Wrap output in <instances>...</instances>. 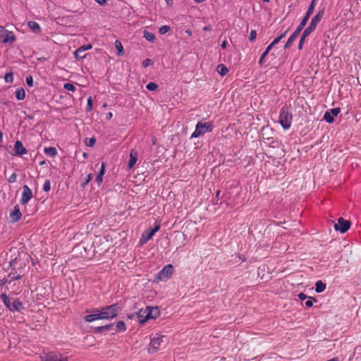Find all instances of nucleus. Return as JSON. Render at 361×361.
Returning <instances> with one entry per match:
<instances>
[{
	"label": "nucleus",
	"instance_id": "1",
	"mask_svg": "<svg viewBox=\"0 0 361 361\" xmlns=\"http://www.w3.org/2000/svg\"><path fill=\"white\" fill-rule=\"evenodd\" d=\"M122 307L119 303L116 302L110 305L102 307L100 310H96L101 316V319L111 320L116 317L121 310Z\"/></svg>",
	"mask_w": 361,
	"mask_h": 361
},
{
	"label": "nucleus",
	"instance_id": "2",
	"mask_svg": "<svg viewBox=\"0 0 361 361\" xmlns=\"http://www.w3.org/2000/svg\"><path fill=\"white\" fill-rule=\"evenodd\" d=\"M0 298L4 305L11 312H20L24 308L22 302L18 299L8 297L6 293H2Z\"/></svg>",
	"mask_w": 361,
	"mask_h": 361
},
{
	"label": "nucleus",
	"instance_id": "3",
	"mask_svg": "<svg viewBox=\"0 0 361 361\" xmlns=\"http://www.w3.org/2000/svg\"><path fill=\"white\" fill-rule=\"evenodd\" d=\"M214 128L213 123L212 122H206L203 123L202 121H199L196 124L195 130L191 135V138H197L201 135H204L207 133H210L212 131Z\"/></svg>",
	"mask_w": 361,
	"mask_h": 361
},
{
	"label": "nucleus",
	"instance_id": "4",
	"mask_svg": "<svg viewBox=\"0 0 361 361\" xmlns=\"http://www.w3.org/2000/svg\"><path fill=\"white\" fill-rule=\"evenodd\" d=\"M293 120V116L288 111V109L283 106L280 110L279 122L284 130H288L290 128Z\"/></svg>",
	"mask_w": 361,
	"mask_h": 361
},
{
	"label": "nucleus",
	"instance_id": "5",
	"mask_svg": "<svg viewBox=\"0 0 361 361\" xmlns=\"http://www.w3.org/2000/svg\"><path fill=\"white\" fill-rule=\"evenodd\" d=\"M39 358L41 361H68L67 357L54 351L42 352L39 355Z\"/></svg>",
	"mask_w": 361,
	"mask_h": 361
},
{
	"label": "nucleus",
	"instance_id": "6",
	"mask_svg": "<svg viewBox=\"0 0 361 361\" xmlns=\"http://www.w3.org/2000/svg\"><path fill=\"white\" fill-rule=\"evenodd\" d=\"M173 272V267L169 264L165 265L156 275V279L161 281L168 280Z\"/></svg>",
	"mask_w": 361,
	"mask_h": 361
},
{
	"label": "nucleus",
	"instance_id": "7",
	"mask_svg": "<svg viewBox=\"0 0 361 361\" xmlns=\"http://www.w3.org/2000/svg\"><path fill=\"white\" fill-rule=\"evenodd\" d=\"M149 312L147 313L145 309H140L139 311L132 313L128 316L130 319H136L138 323L141 325L144 324L147 320H149V316L150 315Z\"/></svg>",
	"mask_w": 361,
	"mask_h": 361
},
{
	"label": "nucleus",
	"instance_id": "8",
	"mask_svg": "<svg viewBox=\"0 0 361 361\" xmlns=\"http://www.w3.org/2000/svg\"><path fill=\"white\" fill-rule=\"evenodd\" d=\"M16 37L12 31L6 30L4 27L0 26V41L4 44L13 43Z\"/></svg>",
	"mask_w": 361,
	"mask_h": 361
},
{
	"label": "nucleus",
	"instance_id": "9",
	"mask_svg": "<svg viewBox=\"0 0 361 361\" xmlns=\"http://www.w3.org/2000/svg\"><path fill=\"white\" fill-rule=\"evenodd\" d=\"M160 228V223L157 221L154 223V227L152 228H149L146 230L141 236L140 243V244H143L147 243L152 237L159 230Z\"/></svg>",
	"mask_w": 361,
	"mask_h": 361
},
{
	"label": "nucleus",
	"instance_id": "10",
	"mask_svg": "<svg viewBox=\"0 0 361 361\" xmlns=\"http://www.w3.org/2000/svg\"><path fill=\"white\" fill-rule=\"evenodd\" d=\"M164 336L156 334L150 339L148 351L149 353H154L157 352L161 343L163 342Z\"/></svg>",
	"mask_w": 361,
	"mask_h": 361
},
{
	"label": "nucleus",
	"instance_id": "11",
	"mask_svg": "<svg viewBox=\"0 0 361 361\" xmlns=\"http://www.w3.org/2000/svg\"><path fill=\"white\" fill-rule=\"evenodd\" d=\"M350 221L345 220L343 218H339L338 222L334 224V229L340 231L341 233H345L350 227Z\"/></svg>",
	"mask_w": 361,
	"mask_h": 361
},
{
	"label": "nucleus",
	"instance_id": "12",
	"mask_svg": "<svg viewBox=\"0 0 361 361\" xmlns=\"http://www.w3.org/2000/svg\"><path fill=\"white\" fill-rule=\"evenodd\" d=\"M32 197L33 195L30 188L27 185H24L23 186V193L21 195V198L20 200V204H27L32 198Z\"/></svg>",
	"mask_w": 361,
	"mask_h": 361
},
{
	"label": "nucleus",
	"instance_id": "13",
	"mask_svg": "<svg viewBox=\"0 0 361 361\" xmlns=\"http://www.w3.org/2000/svg\"><path fill=\"white\" fill-rule=\"evenodd\" d=\"M316 1L317 0H312L311 1V4L309 6V8H308L305 16L303 17V18L300 21V24L298 25V26H300V27L304 28V27L306 25L310 16L312 14V13L314 11L315 4H316Z\"/></svg>",
	"mask_w": 361,
	"mask_h": 361
},
{
	"label": "nucleus",
	"instance_id": "14",
	"mask_svg": "<svg viewBox=\"0 0 361 361\" xmlns=\"http://www.w3.org/2000/svg\"><path fill=\"white\" fill-rule=\"evenodd\" d=\"M16 263V259H14L13 260H11L10 262V267H11V270L9 272L8 276L11 278V281L13 280L20 279H21V277L23 276L21 274V271H18L15 267L14 268L13 267L15 265Z\"/></svg>",
	"mask_w": 361,
	"mask_h": 361
},
{
	"label": "nucleus",
	"instance_id": "15",
	"mask_svg": "<svg viewBox=\"0 0 361 361\" xmlns=\"http://www.w3.org/2000/svg\"><path fill=\"white\" fill-rule=\"evenodd\" d=\"M341 110L339 108H334L331 109L330 111H326L324 115V119L328 123H331L334 121V117L337 116L340 113Z\"/></svg>",
	"mask_w": 361,
	"mask_h": 361
},
{
	"label": "nucleus",
	"instance_id": "16",
	"mask_svg": "<svg viewBox=\"0 0 361 361\" xmlns=\"http://www.w3.org/2000/svg\"><path fill=\"white\" fill-rule=\"evenodd\" d=\"M92 47V46L91 44H84V45L80 47L74 52L75 58L77 59H85L86 57V55L85 54L82 55V54L85 51H87V50L91 49Z\"/></svg>",
	"mask_w": 361,
	"mask_h": 361
},
{
	"label": "nucleus",
	"instance_id": "17",
	"mask_svg": "<svg viewBox=\"0 0 361 361\" xmlns=\"http://www.w3.org/2000/svg\"><path fill=\"white\" fill-rule=\"evenodd\" d=\"M15 155L23 156L27 154V150L23 146V143L20 140H17L14 144Z\"/></svg>",
	"mask_w": 361,
	"mask_h": 361
},
{
	"label": "nucleus",
	"instance_id": "18",
	"mask_svg": "<svg viewBox=\"0 0 361 361\" xmlns=\"http://www.w3.org/2000/svg\"><path fill=\"white\" fill-rule=\"evenodd\" d=\"M324 14V9L319 11L311 20L309 26L312 27L313 29H316L318 23L321 21Z\"/></svg>",
	"mask_w": 361,
	"mask_h": 361
},
{
	"label": "nucleus",
	"instance_id": "19",
	"mask_svg": "<svg viewBox=\"0 0 361 361\" xmlns=\"http://www.w3.org/2000/svg\"><path fill=\"white\" fill-rule=\"evenodd\" d=\"M302 30H303V28H302V27L300 28V26H298L296 30L293 32V33L290 36V37L287 40L285 46H284L285 49H288L290 47L293 42L295 40V39L297 38V37L298 36V35Z\"/></svg>",
	"mask_w": 361,
	"mask_h": 361
},
{
	"label": "nucleus",
	"instance_id": "20",
	"mask_svg": "<svg viewBox=\"0 0 361 361\" xmlns=\"http://www.w3.org/2000/svg\"><path fill=\"white\" fill-rule=\"evenodd\" d=\"M269 130V128H263L262 137L264 143L271 147H276L279 146V142L273 138L265 137V131Z\"/></svg>",
	"mask_w": 361,
	"mask_h": 361
},
{
	"label": "nucleus",
	"instance_id": "21",
	"mask_svg": "<svg viewBox=\"0 0 361 361\" xmlns=\"http://www.w3.org/2000/svg\"><path fill=\"white\" fill-rule=\"evenodd\" d=\"M21 216L22 214L20 210L19 206L16 205L13 211L10 213V218L11 219L13 222H17L21 219Z\"/></svg>",
	"mask_w": 361,
	"mask_h": 361
},
{
	"label": "nucleus",
	"instance_id": "22",
	"mask_svg": "<svg viewBox=\"0 0 361 361\" xmlns=\"http://www.w3.org/2000/svg\"><path fill=\"white\" fill-rule=\"evenodd\" d=\"M138 153L135 149H131L129 155V161L128 164V168L132 169L137 161Z\"/></svg>",
	"mask_w": 361,
	"mask_h": 361
},
{
	"label": "nucleus",
	"instance_id": "23",
	"mask_svg": "<svg viewBox=\"0 0 361 361\" xmlns=\"http://www.w3.org/2000/svg\"><path fill=\"white\" fill-rule=\"evenodd\" d=\"M145 311H147V313H148L149 312H150L149 314L150 315H148L149 317V319H156L157 318L159 314H160V312H159V310L157 307H150V306H147L145 307Z\"/></svg>",
	"mask_w": 361,
	"mask_h": 361
},
{
	"label": "nucleus",
	"instance_id": "24",
	"mask_svg": "<svg viewBox=\"0 0 361 361\" xmlns=\"http://www.w3.org/2000/svg\"><path fill=\"white\" fill-rule=\"evenodd\" d=\"M84 319L87 322H93L96 320L101 319V316L99 314V312H96V310H94V314H87L85 316Z\"/></svg>",
	"mask_w": 361,
	"mask_h": 361
},
{
	"label": "nucleus",
	"instance_id": "25",
	"mask_svg": "<svg viewBox=\"0 0 361 361\" xmlns=\"http://www.w3.org/2000/svg\"><path fill=\"white\" fill-rule=\"evenodd\" d=\"M114 327L113 324H106L104 326H96L92 328V331L94 334H99L106 331H110Z\"/></svg>",
	"mask_w": 361,
	"mask_h": 361
},
{
	"label": "nucleus",
	"instance_id": "26",
	"mask_svg": "<svg viewBox=\"0 0 361 361\" xmlns=\"http://www.w3.org/2000/svg\"><path fill=\"white\" fill-rule=\"evenodd\" d=\"M28 27L32 30L35 33L39 34L41 32V28L38 23L35 21H28L27 22Z\"/></svg>",
	"mask_w": 361,
	"mask_h": 361
},
{
	"label": "nucleus",
	"instance_id": "27",
	"mask_svg": "<svg viewBox=\"0 0 361 361\" xmlns=\"http://www.w3.org/2000/svg\"><path fill=\"white\" fill-rule=\"evenodd\" d=\"M104 173H105V164L102 163L101 168L99 169V171L98 174L97 175L96 179H95L96 182L97 183V184L99 185L102 183V182L103 180V176H104Z\"/></svg>",
	"mask_w": 361,
	"mask_h": 361
},
{
	"label": "nucleus",
	"instance_id": "28",
	"mask_svg": "<svg viewBox=\"0 0 361 361\" xmlns=\"http://www.w3.org/2000/svg\"><path fill=\"white\" fill-rule=\"evenodd\" d=\"M44 152L46 155L51 157H55L57 155V149L54 147H45Z\"/></svg>",
	"mask_w": 361,
	"mask_h": 361
},
{
	"label": "nucleus",
	"instance_id": "29",
	"mask_svg": "<svg viewBox=\"0 0 361 361\" xmlns=\"http://www.w3.org/2000/svg\"><path fill=\"white\" fill-rule=\"evenodd\" d=\"M218 73L222 76L226 75L228 73V68L223 63L219 64L216 67Z\"/></svg>",
	"mask_w": 361,
	"mask_h": 361
},
{
	"label": "nucleus",
	"instance_id": "30",
	"mask_svg": "<svg viewBox=\"0 0 361 361\" xmlns=\"http://www.w3.org/2000/svg\"><path fill=\"white\" fill-rule=\"evenodd\" d=\"M326 286V283H323L322 281H317L315 283L316 293H322L325 290Z\"/></svg>",
	"mask_w": 361,
	"mask_h": 361
},
{
	"label": "nucleus",
	"instance_id": "31",
	"mask_svg": "<svg viewBox=\"0 0 361 361\" xmlns=\"http://www.w3.org/2000/svg\"><path fill=\"white\" fill-rule=\"evenodd\" d=\"M16 98L18 100H23L25 97V92L23 88H18L15 92Z\"/></svg>",
	"mask_w": 361,
	"mask_h": 361
},
{
	"label": "nucleus",
	"instance_id": "32",
	"mask_svg": "<svg viewBox=\"0 0 361 361\" xmlns=\"http://www.w3.org/2000/svg\"><path fill=\"white\" fill-rule=\"evenodd\" d=\"M143 37L148 41V42H153L155 39H156V37H155V35L152 32H148L147 30H145L144 32H143Z\"/></svg>",
	"mask_w": 361,
	"mask_h": 361
},
{
	"label": "nucleus",
	"instance_id": "33",
	"mask_svg": "<svg viewBox=\"0 0 361 361\" xmlns=\"http://www.w3.org/2000/svg\"><path fill=\"white\" fill-rule=\"evenodd\" d=\"M116 329L118 331L124 332L126 331V326L123 321H118L116 323Z\"/></svg>",
	"mask_w": 361,
	"mask_h": 361
},
{
	"label": "nucleus",
	"instance_id": "34",
	"mask_svg": "<svg viewBox=\"0 0 361 361\" xmlns=\"http://www.w3.org/2000/svg\"><path fill=\"white\" fill-rule=\"evenodd\" d=\"M115 46H116V48L118 51V54L119 56H122L123 55V45L121 44V42L118 40H116L115 42Z\"/></svg>",
	"mask_w": 361,
	"mask_h": 361
},
{
	"label": "nucleus",
	"instance_id": "35",
	"mask_svg": "<svg viewBox=\"0 0 361 361\" xmlns=\"http://www.w3.org/2000/svg\"><path fill=\"white\" fill-rule=\"evenodd\" d=\"M146 88L149 91H156L158 90L159 86L157 83L150 82L146 85Z\"/></svg>",
	"mask_w": 361,
	"mask_h": 361
},
{
	"label": "nucleus",
	"instance_id": "36",
	"mask_svg": "<svg viewBox=\"0 0 361 361\" xmlns=\"http://www.w3.org/2000/svg\"><path fill=\"white\" fill-rule=\"evenodd\" d=\"M315 30L311 27L310 26H307L303 31L302 36L305 38H306L307 36H309L312 32H314Z\"/></svg>",
	"mask_w": 361,
	"mask_h": 361
},
{
	"label": "nucleus",
	"instance_id": "37",
	"mask_svg": "<svg viewBox=\"0 0 361 361\" xmlns=\"http://www.w3.org/2000/svg\"><path fill=\"white\" fill-rule=\"evenodd\" d=\"M287 32H288V30L284 31L283 33H281L280 35H279L277 37H276L271 43L274 44V45L278 44L281 41V39H282L283 37H285Z\"/></svg>",
	"mask_w": 361,
	"mask_h": 361
},
{
	"label": "nucleus",
	"instance_id": "38",
	"mask_svg": "<svg viewBox=\"0 0 361 361\" xmlns=\"http://www.w3.org/2000/svg\"><path fill=\"white\" fill-rule=\"evenodd\" d=\"M63 88L68 91L75 92L76 90L75 87L73 83L67 82L63 85Z\"/></svg>",
	"mask_w": 361,
	"mask_h": 361
},
{
	"label": "nucleus",
	"instance_id": "39",
	"mask_svg": "<svg viewBox=\"0 0 361 361\" xmlns=\"http://www.w3.org/2000/svg\"><path fill=\"white\" fill-rule=\"evenodd\" d=\"M171 30V27L169 25H163L159 27V32L160 35H164L168 32Z\"/></svg>",
	"mask_w": 361,
	"mask_h": 361
},
{
	"label": "nucleus",
	"instance_id": "40",
	"mask_svg": "<svg viewBox=\"0 0 361 361\" xmlns=\"http://www.w3.org/2000/svg\"><path fill=\"white\" fill-rule=\"evenodd\" d=\"M4 80L6 82H12L13 81V74L12 72L6 73Z\"/></svg>",
	"mask_w": 361,
	"mask_h": 361
},
{
	"label": "nucleus",
	"instance_id": "41",
	"mask_svg": "<svg viewBox=\"0 0 361 361\" xmlns=\"http://www.w3.org/2000/svg\"><path fill=\"white\" fill-rule=\"evenodd\" d=\"M51 189V183L49 180H46L43 184V190L49 192Z\"/></svg>",
	"mask_w": 361,
	"mask_h": 361
},
{
	"label": "nucleus",
	"instance_id": "42",
	"mask_svg": "<svg viewBox=\"0 0 361 361\" xmlns=\"http://www.w3.org/2000/svg\"><path fill=\"white\" fill-rule=\"evenodd\" d=\"M308 300L305 302V305L307 307H311L313 305L314 302H316L317 300L312 297H308Z\"/></svg>",
	"mask_w": 361,
	"mask_h": 361
},
{
	"label": "nucleus",
	"instance_id": "43",
	"mask_svg": "<svg viewBox=\"0 0 361 361\" xmlns=\"http://www.w3.org/2000/svg\"><path fill=\"white\" fill-rule=\"evenodd\" d=\"M154 64V62L152 60L149 59H146L142 61V66L144 68H147L148 66H152Z\"/></svg>",
	"mask_w": 361,
	"mask_h": 361
},
{
	"label": "nucleus",
	"instance_id": "44",
	"mask_svg": "<svg viewBox=\"0 0 361 361\" xmlns=\"http://www.w3.org/2000/svg\"><path fill=\"white\" fill-rule=\"evenodd\" d=\"M92 110V99L91 97H90L88 99H87V106H86V111H90Z\"/></svg>",
	"mask_w": 361,
	"mask_h": 361
},
{
	"label": "nucleus",
	"instance_id": "45",
	"mask_svg": "<svg viewBox=\"0 0 361 361\" xmlns=\"http://www.w3.org/2000/svg\"><path fill=\"white\" fill-rule=\"evenodd\" d=\"M17 174L16 173H13L8 178V181L10 183H13L16 182Z\"/></svg>",
	"mask_w": 361,
	"mask_h": 361
},
{
	"label": "nucleus",
	"instance_id": "46",
	"mask_svg": "<svg viewBox=\"0 0 361 361\" xmlns=\"http://www.w3.org/2000/svg\"><path fill=\"white\" fill-rule=\"evenodd\" d=\"M26 83H27V86H29V87L33 86V79L31 75L26 77Z\"/></svg>",
	"mask_w": 361,
	"mask_h": 361
},
{
	"label": "nucleus",
	"instance_id": "47",
	"mask_svg": "<svg viewBox=\"0 0 361 361\" xmlns=\"http://www.w3.org/2000/svg\"><path fill=\"white\" fill-rule=\"evenodd\" d=\"M92 180V173H89L85 177V183H83V185H86L87 184H88L91 180Z\"/></svg>",
	"mask_w": 361,
	"mask_h": 361
},
{
	"label": "nucleus",
	"instance_id": "48",
	"mask_svg": "<svg viewBox=\"0 0 361 361\" xmlns=\"http://www.w3.org/2000/svg\"><path fill=\"white\" fill-rule=\"evenodd\" d=\"M11 283V280H8L6 279H1V280H0V287L4 286L6 285L7 283Z\"/></svg>",
	"mask_w": 361,
	"mask_h": 361
},
{
	"label": "nucleus",
	"instance_id": "49",
	"mask_svg": "<svg viewBox=\"0 0 361 361\" xmlns=\"http://www.w3.org/2000/svg\"><path fill=\"white\" fill-rule=\"evenodd\" d=\"M256 37H257L256 31L252 30L250 32V40L252 41V40L255 39L256 38Z\"/></svg>",
	"mask_w": 361,
	"mask_h": 361
},
{
	"label": "nucleus",
	"instance_id": "50",
	"mask_svg": "<svg viewBox=\"0 0 361 361\" xmlns=\"http://www.w3.org/2000/svg\"><path fill=\"white\" fill-rule=\"evenodd\" d=\"M298 297L300 300H305L308 298V296L303 293H300Z\"/></svg>",
	"mask_w": 361,
	"mask_h": 361
},
{
	"label": "nucleus",
	"instance_id": "51",
	"mask_svg": "<svg viewBox=\"0 0 361 361\" xmlns=\"http://www.w3.org/2000/svg\"><path fill=\"white\" fill-rule=\"evenodd\" d=\"M305 39V38L303 37L302 36H301L300 42H299V44H298V49L300 50L302 49V46H303V43H304Z\"/></svg>",
	"mask_w": 361,
	"mask_h": 361
},
{
	"label": "nucleus",
	"instance_id": "52",
	"mask_svg": "<svg viewBox=\"0 0 361 361\" xmlns=\"http://www.w3.org/2000/svg\"><path fill=\"white\" fill-rule=\"evenodd\" d=\"M99 5L104 6L109 0H94Z\"/></svg>",
	"mask_w": 361,
	"mask_h": 361
},
{
	"label": "nucleus",
	"instance_id": "53",
	"mask_svg": "<svg viewBox=\"0 0 361 361\" xmlns=\"http://www.w3.org/2000/svg\"><path fill=\"white\" fill-rule=\"evenodd\" d=\"M96 140L94 137H92L89 140V143L87 144V146L92 147L95 144Z\"/></svg>",
	"mask_w": 361,
	"mask_h": 361
},
{
	"label": "nucleus",
	"instance_id": "54",
	"mask_svg": "<svg viewBox=\"0 0 361 361\" xmlns=\"http://www.w3.org/2000/svg\"><path fill=\"white\" fill-rule=\"evenodd\" d=\"M274 44L271 43L266 49V50L264 51L265 52V54H268V53L270 51V50L272 49V47H274Z\"/></svg>",
	"mask_w": 361,
	"mask_h": 361
},
{
	"label": "nucleus",
	"instance_id": "55",
	"mask_svg": "<svg viewBox=\"0 0 361 361\" xmlns=\"http://www.w3.org/2000/svg\"><path fill=\"white\" fill-rule=\"evenodd\" d=\"M238 257L239 258L240 260H241L242 262H244L246 260V256L244 254H240L238 255Z\"/></svg>",
	"mask_w": 361,
	"mask_h": 361
},
{
	"label": "nucleus",
	"instance_id": "56",
	"mask_svg": "<svg viewBox=\"0 0 361 361\" xmlns=\"http://www.w3.org/2000/svg\"><path fill=\"white\" fill-rule=\"evenodd\" d=\"M212 26L211 25H207L202 28V30L204 31H210V30H212Z\"/></svg>",
	"mask_w": 361,
	"mask_h": 361
},
{
	"label": "nucleus",
	"instance_id": "57",
	"mask_svg": "<svg viewBox=\"0 0 361 361\" xmlns=\"http://www.w3.org/2000/svg\"><path fill=\"white\" fill-rule=\"evenodd\" d=\"M267 55V54H265V52L264 51V52H263V54H262V56H261V57H260L259 60V63L260 64H262V63H263V60H264V59L265 58V56H266Z\"/></svg>",
	"mask_w": 361,
	"mask_h": 361
},
{
	"label": "nucleus",
	"instance_id": "58",
	"mask_svg": "<svg viewBox=\"0 0 361 361\" xmlns=\"http://www.w3.org/2000/svg\"><path fill=\"white\" fill-rule=\"evenodd\" d=\"M227 47V42L226 41H223L222 43L221 44V47L222 49H226Z\"/></svg>",
	"mask_w": 361,
	"mask_h": 361
},
{
	"label": "nucleus",
	"instance_id": "59",
	"mask_svg": "<svg viewBox=\"0 0 361 361\" xmlns=\"http://www.w3.org/2000/svg\"><path fill=\"white\" fill-rule=\"evenodd\" d=\"M165 1L166 4L170 6H172L173 4V0H165Z\"/></svg>",
	"mask_w": 361,
	"mask_h": 361
},
{
	"label": "nucleus",
	"instance_id": "60",
	"mask_svg": "<svg viewBox=\"0 0 361 361\" xmlns=\"http://www.w3.org/2000/svg\"><path fill=\"white\" fill-rule=\"evenodd\" d=\"M113 117V114L111 112H109L106 114V118L110 120Z\"/></svg>",
	"mask_w": 361,
	"mask_h": 361
},
{
	"label": "nucleus",
	"instance_id": "61",
	"mask_svg": "<svg viewBox=\"0 0 361 361\" xmlns=\"http://www.w3.org/2000/svg\"><path fill=\"white\" fill-rule=\"evenodd\" d=\"M219 195H220V190H217V191H216V202H213V204H217L218 197H219Z\"/></svg>",
	"mask_w": 361,
	"mask_h": 361
},
{
	"label": "nucleus",
	"instance_id": "62",
	"mask_svg": "<svg viewBox=\"0 0 361 361\" xmlns=\"http://www.w3.org/2000/svg\"><path fill=\"white\" fill-rule=\"evenodd\" d=\"M3 142V133L0 130V142Z\"/></svg>",
	"mask_w": 361,
	"mask_h": 361
},
{
	"label": "nucleus",
	"instance_id": "63",
	"mask_svg": "<svg viewBox=\"0 0 361 361\" xmlns=\"http://www.w3.org/2000/svg\"><path fill=\"white\" fill-rule=\"evenodd\" d=\"M327 361H339L338 358V357H334L331 360H329Z\"/></svg>",
	"mask_w": 361,
	"mask_h": 361
},
{
	"label": "nucleus",
	"instance_id": "64",
	"mask_svg": "<svg viewBox=\"0 0 361 361\" xmlns=\"http://www.w3.org/2000/svg\"><path fill=\"white\" fill-rule=\"evenodd\" d=\"M185 32H186L188 35H192V31H191L190 30H187L185 31Z\"/></svg>",
	"mask_w": 361,
	"mask_h": 361
}]
</instances>
